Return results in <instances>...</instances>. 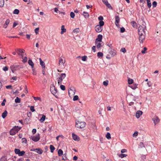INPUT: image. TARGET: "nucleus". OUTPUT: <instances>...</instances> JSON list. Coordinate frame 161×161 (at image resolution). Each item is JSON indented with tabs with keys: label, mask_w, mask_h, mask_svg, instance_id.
<instances>
[{
	"label": "nucleus",
	"mask_w": 161,
	"mask_h": 161,
	"mask_svg": "<svg viewBox=\"0 0 161 161\" xmlns=\"http://www.w3.org/2000/svg\"><path fill=\"white\" fill-rule=\"evenodd\" d=\"M86 124L85 122L77 121L76 122V126L78 128L82 129L85 127Z\"/></svg>",
	"instance_id": "obj_1"
},
{
	"label": "nucleus",
	"mask_w": 161,
	"mask_h": 161,
	"mask_svg": "<svg viewBox=\"0 0 161 161\" xmlns=\"http://www.w3.org/2000/svg\"><path fill=\"white\" fill-rule=\"evenodd\" d=\"M16 128V126L11 130L10 131V134L11 135H14L17 133L18 131L21 129V127L18 128V126H17Z\"/></svg>",
	"instance_id": "obj_2"
},
{
	"label": "nucleus",
	"mask_w": 161,
	"mask_h": 161,
	"mask_svg": "<svg viewBox=\"0 0 161 161\" xmlns=\"http://www.w3.org/2000/svg\"><path fill=\"white\" fill-rule=\"evenodd\" d=\"M66 75L65 73H62L60 75L58 80V85L62 84V82L63 80L65 77Z\"/></svg>",
	"instance_id": "obj_3"
},
{
	"label": "nucleus",
	"mask_w": 161,
	"mask_h": 161,
	"mask_svg": "<svg viewBox=\"0 0 161 161\" xmlns=\"http://www.w3.org/2000/svg\"><path fill=\"white\" fill-rule=\"evenodd\" d=\"M50 91L54 95L55 97L57 98V95H55L56 93H57V89L55 88V87L54 85H52L50 86Z\"/></svg>",
	"instance_id": "obj_4"
},
{
	"label": "nucleus",
	"mask_w": 161,
	"mask_h": 161,
	"mask_svg": "<svg viewBox=\"0 0 161 161\" xmlns=\"http://www.w3.org/2000/svg\"><path fill=\"white\" fill-rule=\"evenodd\" d=\"M75 89L74 88H70L69 89L68 93L70 97H72L75 94Z\"/></svg>",
	"instance_id": "obj_5"
},
{
	"label": "nucleus",
	"mask_w": 161,
	"mask_h": 161,
	"mask_svg": "<svg viewBox=\"0 0 161 161\" xmlns=\"http://www.w3.org/2000/svg\"><path fill=\"white\" fill-rule=\"evenodd\" d=\"M31 151H35L39 154H41L43 152V151L41 148H32L30 150Z\"/></svg>",
	"instance_id": "obj_6"
},
{
	"label": "nucleus",
	"mask_w": 161,
	"mask_h": 161,
	"mask_svg": "<svg viewBox=\"0 0 161 161\" xmlns=\"http://www.w3.org/2000/svg\"><path fill=\"white\" fill-rule=\"evenodd\" d=\"M146 29V26L145 25L141 26L140 25L138 28V32L145 33V29Z\"/></svg>",
	"instance_id": "obj_7"
},
{
	"label": "nucleus",
	"mask_w": 161,
	"mask_h": 161,
	"mask_svg": "<svg viewBox=\"0 0 161 161\" xmlns=\"http://www.w3.org/2000/svg\"><path fill=\"white\" fill-rule=\"evenodd\" d=\"M40 139L39 134H38L35 136H34L32 137V140L35 142L38 141Z\"/></svg>",
	"instance_id": "obj_8"
},
{
	"label": "nucleus",
	"mask_w": 161,
	"mask_h": 161,
	"mask_svg": "<svg viewBox=\"0 0 161 161\" xmlns=\"http://www.w3.org/2000/svg\"><path fill=\"white\" fill-rule=\"evenodd\" d=\"M95 30L97 32H100L102 30L103 28L102 27L99 25H96L95 27Z\"/></svg>",
	"instance_id": "obj_9"
},
{
	"label": "nucleus",
	"mask_w": 161,
	"mask_h": 161,
	"mask_svg": "<svg viewBox=\"0 0 161 161\" xmlns=\"http://www.w3.org/2000/svg\"><path fill=\"white\" fill-rule=\"evenodd\" d=\"M109 54H108V56L106 57V58L108 59H110L111 58V57H109L108 56L111 55V57H112L116 54L115 53L114 51H112L111 50L109 52Z\"/></svg>",
	"instance_id": "obj_10"
},
{
	"label": "nucleus",
	"mask_w": 161,
	"mask_h": 161,
	"mask_svg": "<svg viewBox=\"0 0 161 161\" xmlns=\"http://www.w3.org/2000/svg\"><path fill=\"white\" fill-rule=\"evenodd\" d=\"M153 121L154 122L155 125L158 123L159 122L160 120L158 117L156 116H154L152 119Z\"/></svg>",
	"instance_id": "obj_11"
},
{
	"label": "nucleus",
	"mask_w": 161,
	"mask_h": 161,
	"mask_svg": "<svg viewBox=\"0 0 161 161\" xmlns=\"http://www.w3.org/2000/svg\"><path fill=\"white\" fill-rule=\"evenodd\" d=\"M103 38V36L102 35L99 34L97 36V38L96 39L95 43V44H97L98 42H101Z\"/></svg>",
	"instance_id": "obj_12"
},
{
	"label": "nucleus",
	"mask_w": 161,
	"mask_h": 161,
	"mask_svg": "<svg viewBox=\"0 0 161 161\" xmlns=\"http://www.w3.org/2000/svg\"><path fill=\"white\" fill-rule=\"evenodd\" d=\"M103 2V3L108 7V8H110L111 9H112V8L110 5V4L108 3L107 0H102Z\"/></svg>",
	"instance_id": "obj_13"
},
{
	"label": "nucleus",
	"mask_w": 161,
	"mask_h": 161,
	"mask_svg": "<svg viewBox=\"0 0 161 161\" xmlns=\"http://www.w3.org/2000/svg\"><path fill=\"white\" fill-rule=\"evenodd\" d=\"M142 112L141 111H137L136 113V116L137 118H139L142 114Z\"/></svg>",
	"instance_id": "obj_14"
},
{
	"label": "nucleus",
	"mask_w": 161,
	"mask_h": 161,
	"mask_svg": "<svg viewBox=\"0 0 161 161\" xmlns=\"http://www.w3.org/2000/svg\"><path fill=\"white\" fill-rule=\"evenodd\" d=\"M73 139L75 141H79L80 140V138L77 135L75 134L74 133H72V134Z\"/></svg>",
	"instance_id": "obj_15"
},
{
	"label": "nucleus",
	"mask_w": 161,
	"mask_h": 161,
	"mask_svg": "<svg viewBox=\"0 0 161 161\" xmlns=\"http://www.w3.org/2000/svg\"><path fill=\"white\" fill-rule=\"evenodd\" d=\"M145 36H139V39L141 43H143L145 39Z\"/></svg>",
	"instance_id": "obj_16"
},
{
	"label": "nucleus",
	"mask_w": 161,
	"mask_h": 161,
	"mask_svg": "<svg viewBox=\"0 0 161 161\" xmlns=\"http://www.w3.org/2000/svg\"><path fill=\"white\" fill-rule=\"evenodd\" d=\"M65 60H64L63 58H61L59 59V64L60 65L61 64H62L64 66V64L65 63Z\"/></svg>",
	"instance_id": "obj_17"
},
{
	"label": "nucleus",
	"mask_w": 161,
	"mask_h": 161,
	"mask_svg": "<svg viewBox=\"0 0 161 161\" xmlns=\"http://www.w3.org/2000/svg\"><path fill=\"white\" fill-rule=\"evenodd\" d=\"M61 34H64V33H65L66 32V29H65L64 28V25H62L61 26Z\"/></svg>",
	"instance_id": "obj_18"
},
{
	"label": "nucleus",
	"mask_w": 161,
	"mask_h": 161,
	"mask_svg": "<svg viewBox=\"0 0 161 161\" xmlns=\"http://www.w3.org/2000/svg\"><path fill=\"white\" fill-rule=\"evenodd\" d=\"M9 21H10V20H9V19H8L6 20L5 23L3 25V27L4 28H7V27L8 26V25L9 23Z\"/></svg>",
	"instance_id": "obj_19"
},
{
	"label": "nucleus",
	"mask_w": 161,
	"mask_h": 161,
	"mask_svg": "<svg viewBox=\"0 0 161 161\" xmlns=\"http://www.w3.org/2000/svg\"><path fill=\"white\" fill-rule=\"evenodd\" d=\"M119 21V18L118 16H115V23L116 25H117V24H118Z\"/></svg>",
	"instance_id": "obj_20"
},
{
	"label": "nucleus",
	"mask_w": 161,
	"mask_h": 161,
	"mask_svg": "<svg viewBox=\"0 0 161 161\" xmlns=\"http://www.w3.org/2000/svg\"><path fill=\"white\" fill-rule=\"evenodd\" d=\"M8 112L6 110H5L2 114V117L3 118H5L7 116Z\"/></svg>",
	"instance_id": "obj_21"
},
{
	"label": "nucleus",
	"mask_w": 161,
	"mask_h": 161,
	"mask_svg": "<svg viewBox=\"0 0 161 161\" xmlns=\"http://www.w3.org/2000/svg\"><path fill=\"white\" fill-rule=\"evenodd\" d=\"M28 63L31 66L32 68H34V63L30 59L28 60Z\"/></svg>",
	"instance_id": "obj_22"
},
{
	"label": "nucleus",
	"mask_w": 161,
	"mask_h": 161,
	"mask_svg": "<svg viewBox=\"0 0 161 161\" xmlns=\"http://www.w3.org/2000/svg\"><path fill=\"white\" fill-rule=\"evenodd\" d=\"M17 53H24V52L25 51V50L23 49H21L20 48H18L17 49Z\"/></svg>",
	"instance_id": "obj_23"
},
{
	"label": "nucleus",
	"mask_w": 161,
	"mask_h": 161,
	"mask_svg": "<svg viewBox=\"0 0 161 161\" xmlns=\"http://www.w3.org/2000/svg\"><path fill=\"white\" fill-rule=\"evenodd\" d=\"M52 161H59V158L58 156H54Z\"/></svg>",
	"instance_id": "obj_24"
},
{
	"label": "nucleus",
	"mask_w": 161,
	"mask_h": 161,
	"mask_svg": "<svg viewBox=\"0 0 161 161\" xmlns=\"http://www.w3.org/2000/svg\"><path fill=\"white\" fill-rule=\"evenodd\" d=\"M137 84H133V85L130 86V87L132 89L135 90L137 88Z\"/></svg>",
	"instance_id": "obj_25"
},
{
	"label": "nucleus",
	"mask_w": 161,
	"mask_h": 161,
	"mask_svg": "<svg viewBox=\"0 0 161 161\" xmlns=\"http://www.w3.org/2000/svg\"><path fill=\"white\" fill-rule=\"evenodd\" d=\"M58 154L59 156H61L63 155V151L62 150L59 149L58 151Z\"/></svg>",
	"instance_id": "obj_26"
},
{
	"label": "nucleus",
	"mask_w": 161,
	"mask_h": 161,
	"mask_svg": "<svg viewBox=\"0 0 161 161\" xmlns=\"http://www.w3.org/2000/svg\"><path fill=\"white\" fill-rule=\"evenodd\" d=\"M106 138L108 139H110L111 138L110 134L109 132H107L106 135Z\"/></svg>",
	"instance_id": "obj_27"
},
{
	"label": "nucleus",
	"mask_w": 161,
	"mask_h": 161,
	"mask_svg": "<svg viewBox=\"0 0 161 161\" xmlns=\"http://www.w3.org/2000/svg\"><path fill=\"white\" fill-rule=\"evenodd\" d=\"M130 24L133 27H135L136 26V23L134 21H132L131 22Z\"/></svg>",
	"instance_id": "obj_28"
},
{
	"label": "nucleus",
	"mask_w": 161,
	"mask_h": 161,
	"mask_svg": "<svg viewBox=\"0 0 161 161\" xmlns=\"http://www.w3.org/2000/svg\"><path fill=\"white\" fill-rule=\"evenodd\" d=\"M96 45V46L97 47V49L101 47L102 46V43L100 42H98L97 43V44H95Z\"/></svg>",
	"instance_id": "obj_29"
},
{
	"label": "nucleus",
	"mask_w": 161,
	"mask_h": 161,
	"mask_svg": "<svg viewBox=\"0 0 161 161\" xmlns=\"http://www.w3.org/2000/svg\"><path fill=\"white\" fill-rule=\"evenodd\" d=\"M127 156V155L125 154H123V153H121L119 155V157H120L121 158H123L125 157H126Z\"/></svg>",
	"instance_id": "obj_30"
},
{
	"label": "nucleus",
	"mask_w": 161,
	"mask_h": 161,
	"mask_svg": "<svg viewBox=\"0 0 161 161\" xmlns=\"http://www.w3.org/2000/svg\"><path fill=\"white\" fill-rule=\"evenodd\" d=\"M4 0H0V7H3L4 5Z\"/></svg>",
	"instance_id": "obj_31"
},
{
	"label": "nucleus",
	"mask_w": 161,
	"mask_h": 161,
	"mask_svg": "<svg viewBox=\"0 0 161 161\" xmlns=\"http://www.w3.org/2000/svg\"><path fill=\"white\" fill-rule=\"evenodd\" d=\"M83 15L85 18H88L89 15L87 12H84L83 13Z\"/></svg>",
	"instance_id": "obj_32"
},
{
	"label": "nucleus",
	"mask_w": 161,
	"mask_h": 161,
	"mask_svg": "<svg viewBox=\"0 0 161 161\" xmlns=\"http://www.w3.org/2000/svg\"><path fill=\"white\" fill-rule=\"evenodd\" d=\"M147 3V5L148 7L150 8L151 6V4L150 2V0H146Z\"/></svg>",
	"instance_id": "obj_33"
},
{
	"label": "nucleus",
	"mask_w": 161,
	"mask_h": 161,
	"mask_svg": "<svg viewBox=\"0 0 161 161\" xmlns=\"http://www.w3.org/2000/svg\"><path fill=\"white\" fill-rule=\"evenodd\" d=\"M15 102L16 103H20V99L17 97L15 99Z\"/></svg>",
	"instance_id": "obj_34"
},
{
	"label": "nucleus",
	"mask_w": 161,
	"mask_h": 161,
	"mask_svg": "<svg viewBox=\"0 0 161 161\" xmlns=\"http://www.w3.org/2000/svg\"><path fill=\"white\" fill-rule=\"evenodd\" d=\"M50 149L51 152L52 153H53L54 151V150H55V147H53V145H51L50 146Z\"/></svg>",
	"instance_id": "obj_35"
},
{
	"label": "nucleus",
	"mask_w": 161,
	"mask_h": 161,
	"mask_svg": "<svg viewBox=\"0 0 161 161\" xmlns=\"http://www.w3.org/2000/svg\"><path fill=\"white\" fill-rule=\"evenodd\" d=\"M108 80H106L104 81L103 82V84L104 86H106L108 85Z\"/></svg>",
	"instance_id": "obj_36"
},
{
	"label": "nucleus",
	"mask_w": 161,
	"mask_h": 161,
	"mask_svg": "<svg viewBox=\"0 0 161 161\" xmlns=\"http://www.w3.org/2000/svg\"><path fill=\"white\" fill-rule=\"evenodd\" d=\"M45 118H46V116L45 115H43L42 117L40 119V121H41L42 122H43L45 120Z\"/></svg>",
	"instance_id": "obj_37"
},
{
	"label": "nucleus",
	"mask_w": 161,
	"mask_h": 161,
	"mask_svg": "<svg viewBox=\"0 0 161 161\" xmlns=\"http://www.w3.org/2000/svg\"><path fill=\"white\" fill-rule=\"evenodd\" d=\"M80 31V29L79 28H76L74 30H73V32L74 33H75L76 34H77L78 32H79Z\"/></svg>",
	"instance_id": "obj_38"
},
{
	"label": "nucleus",
	"mask_w": 161,
	"mask_h": 161,
	"mask_svg": "<svg viewBox=\"0 0 161 161\" xmlns=\"http://www.w3.org/2000/svg\"><path fill=\"white\" fill-rule=\"evenodd\" d=\"M14 152L16 154L19 155L20 152V150L19 149L16 148L14 149Z\"/></svg>",
	"instance_id": "obj_39"
},
{
	"label": "nucleus",
	"mask_w": 161,
	"mask_h": 161,
	"mask_svg": "<svg viewBox=\"0 0 161 161\" xmlns=\"http://www.w3.org/2000/svg\"><path fill=\"white\" fill-rule=\"evenodd\" d=\"M103 53L102 52H99L97 53V56L98 57H102L103 56Z\"/></svg>",
	"instance_id": "obj_40"
},
{
	"label": "nucleus",
	"mask_w": 161,
	"mask_h": 161,
	"mask_svg": "<svg viewBox=\"0 0 161 161\" xmlns=\"http://www.w3.org/2000/svg\"><path fill=\"white\" fill-rule=\"evenodd\" d=\"M40 64L42 67V68H45V63L43 61L40 62Z\"/></svg>",
	"instance_id": "obj_41"
},
{
	"label": "nucleus",
	"mask_w": 161,
	"mask_h": 161,
	"mask_svg": "<svg viewBox=\"0 0 161 161\" xmlns=\"http://www.w3.org/2000/svg\"><path fill=\"white\" fill-rule=\"evenodd\" d=\"M104 25V22L103 21H101L99 22V25L102 27Z\"/></svg>",
	"instance_id": "obj_42"
},
{
	"label": "nucleus",
	"mask_w": 161,
	"mask_h": 161,
	"mask_svg": "<svg viewBox=\"0 0 161 161\" xmlns=\"http://www.w3.org/2000/svg\"><path fill=\"white\" fill-rule=\"evenodd\" d=\"M70 16L72 18L74 19L75 16V14L74 13L72 12L70 13Z\"/></svg>",
	"instance_id": "obj_43"
},
{
	"label": "nucleus",
	"mask_w": 161,
	"mask_h": 161,
	"mask_svg": "<svg viewBox=\"0 0 161 161\" xmlns=\"http://www.w3.org/2000/svg\"><path fill=\"white\" fill-rule=\"evenodd\" d=\"M19 13V10L17 9H15L13 12L14 14H18Z\"/></svg>",
	"instance_id": "obj_44"
},
{
	"label": "nucleus",
	"mask_w": 161,
	"mask_h": 161,
	"mask_svg": "<svg viewBox=\"0 0 161 161\" xmlns=\"http://www.w3.org/2000/svg\"><path fill=\"white\" fill-rule=\"evenodd\" d=\"M82 60L83 61H85L87 60V57L86 56H84L81 57Z\"/></svg>",
	"instance_id": "obj_45"
},
{
	"label": "nucleus",
	"mask_w": 161,
	"mask_h": 161,
	"mask_svg": "<svg viewBox=\"0 0 161 161\" xmlns=\"http://www.w3.org/2000/svg\"><path fill=\"white\" fill-rule=\"evenodd\" d=\"M22 143H27V140L25 138H23L22 139Z\"/></svg>",
	"instance_id": "obj_46"
},
{
	"label": "nucleus",
	"mask_w": 161,
	"mask_h": 161,
	"mask_svg": "<svg viewBox=\"0 0 161 161\" xmlns=\"http://www.w3.org/2000/svg\"><path fill=\"white\" fill-rule=\"evenodd\" d=\"M133 80L132 79H129L128 80V83L129 84H131L133 83Z\"/></svg>",
	"instance_id": "obj_47"
},
{
	"label": "nucleus",
	"mask_w": 161,
	"mask_h": 161,
	"mask_svg": "<svg viewBox=\"0 0 161 161\" xmlns=\"http://www.w3.org/2000/svg\"><path fill=\"white\" fill-rule=\"evenodd\" d=\"M25 153V152L24 151H20V152L19 154V156H23Z\"/></svg>",
	"instance_id": "obj_48"
},
{
	"label": "nucleus",
	"mask_w": 161,
	"mask_h": 161,
	"mask_svg": "<svg viewBox=\"0 0 161 161\" xmlns=\"http://www.w3.org/2000/svg\"><path fill=\"white\" fill-rule=\"evenodd\" d=\"M147 50V48L146 47H144L143 48V50H142L141 51V53H142L144 54L146 53V51Z\"/></svg>",
	"instance_id": "obj_49"
},
{
	"label": "nucleus",
	"mask_w": 161,
	"mask_h": 161,
	"mask_svg": "<svg viewBox=\"0 0 161 161\" xmlns=\"http://www.w3.org/2000/svg\"><path fill=\"white\" fill-rule=\"evenodd\" d=\"M79 97L77 95L73 97V100L74 101H76L78 99Z\"/></svg>",
	"instance_id": "obj_50"
},
{
	"label": "nucleus",
	"mask_w": 161,
	"mask_h": 161,
	"mask_svg": "<svg viewBox=\"0 0 161 161\" xmlns=\"http://www.w3.org/2000/svg\"><path fill=\"white\" fill-rule=\"evenodd\" d=\"M139 147L140 148H142L143 147H145V146L144 145V144L143 142H141L139 144Z\"/></svg>",
	"instance_id": "obj_51"
},
{
	"label": "nucleus",
	"mask_w": 161,
	"mask_h": 161,
	"mask_svg": "<svg viewBox=\"0 0 161 161\" xmlns=\"http://www.w3.org/2000/svg\"><path fill=\"white\" fill-rule=\"evenodd\" d=\"M66 154H64L63 156H62V159L63 160H65L66 159Z\"/></svg>",
	"instance_id": "obj_52"
},
{
	"label": "nucleus",
	"mask_w": 161,
	"mask_h": 161,
	"mask_svg": "<svg viewBox=\"0 0 161 161\" xmlns=\"http://www.w3.org/2000/svg\"><path fill=\"white\" fill-rule=\"evenodd\" d=\"M60 87L61 89L63 91H64L65 89V86L64 85H61Z\"/></svg>",
	"instance_id": "obj_53"
},
{
	"label": "nucleus",
	"mask_w": 161,
	"mask_h": 161,
	"mask_svg": "<svg viewBox=\"0 0 161 161\" xmlns=\"http://www.w3.org/2000/svg\"><path fill=\"white\" fill-rule=\"evenodd\" d=\"M30 108L31 111L32 112H34L35 111V109H34V106H31L30 107Z\"/></svg>",
	"instance_id": "obj_54"
},
{
	"label": "nucleus",
	"mask_w": 161,
	"mask_h": 161,
	"mask_svg": "<svg viewBox=\"0 0 161 161\" xmlns=\"http://www.w3.org/2000/svg\"><path fill=\"white\" fill-rule=\"evenodd\" d=\"M157 4V3L156 1H154L152 3V5L153 7H155Z\"/></svg>",
	"instance_id": "obj_55"
},
{
	"label": "nucleus",
	"mask_w": 161,
	"mask_h": 161,
	"mask_svg": "<svg viewBox=\"0 0 161 161\" xmlns=\"http://www.w3.org/2000/svg\"><path fill=\"white\" fill-rule=\"evenodd\" d=\"M27 57H24V59H23L22 61L24 63H25L27 61Z\"/></svg>",
	"instance_id": "obj_56"
},
{
	"label": "nucleus",
	"mask_w": 161,
	"mask_h": 161,
	"mask_svg": "<svg viewBox=\"0 0 161 161\" xmlns=\"http://www.w3.org/2000/svg\"><path fill=\"white\" fill-rule=\"evenodd\" d=\"M138 132L137 131H136L135 132L134 134H133V137H136V136H137L138 135Z\"/></svg>",
	"instance_id": "obj_57"
},
{
	"label": "nucleus",
	"mask_w": 161,
	"mask_h": 161,
	"mask_svg": "<svg viewBox=\"0 0 161 161\" xmlns=\"http://www.w3.org/2000/svg\"><path fill=\"white\" fill-rule=\"evenodd\" d=\"M138 34L139 35V36H145V33H142V32H138Z\"/></svg>",
	"instance_id": "obj_58"
},
{
	"label": "nucleus",
	"mask_w": 161,
	"mask_h": 161,
	"mask_svg": "<svg viewBox=\"0 0 161 161\" xmlns=\"http://www.w3.org/2000/svg\"><path fill=\"white\" fill-rule=\"evenodd\" d=\"M39 30V28H37L35 29V32L36 34H37L38 33Z\"/></svg>",
	"instance_id": "obj_59"
},
{
	"label": "nucleus",
	"mask_w": 161,
	"mask_h": 161,
	"mask_svg": "<svg viewBox=\"0 0 161 161\" xmlns=\"http://www.w3.org/2000/svg\"><path fill=\"white\" fill-rule=\"evenodd\" d=\"M121 51L124 53H125L126 52V50L125 48H122L120 50Z\"/></svg>",
	"instance_id": "obj_60"
},
{
	"label": "nucleus",
	"mask_w": 161,
	"mask_h": 161,
	"mask_svg": "<svg viewBox=\"0 0 161 161\" xmlns=\"http://www.w3.org/2000/svg\"><path fill=\"white\" fill-rule=\"evenodd\" d=\"M6 158L5 157H3L1 158L0 160V161H5L6 160Z\"/></svg>",
	"instance_id": "obj_61"
},
{
	"label": "nucleus",
	"mask_w": 161,
	"mask_h": 161,
	"mask_svg": "<svg viewBox=\"0 0 161 161\" xmlns=\"http://www.w3.org/2000/svg\"><path fill=\"white\" fill-rule=\"evenodd\" d=\"M98 20H100V21H103V17L102 16H99L98 18Z\"/></svg>",
	"instance_id": "obj_62"
},
{
	"label": "nucleus",
	"mask_w": 161,
	"mask_h": 161,
	"mask_svg": "<svg viewBox=\"0 0 161 161\" xmlns=\"http://www.w3.org/2000/svg\"><path fill=\"white\" fill-rule=\"evenodd\" d=\"M33 98H34V99L35 100H39L40 101L41 100V98L40 97H34Z\"/></svg>",
	"instance_id": "obj_63"
},
{
	"label": "nucleus",
	"mask_w": 161,
	"mask_h": 161,
	"mask_svg": "<svg viewBox=\"0 0 161 161\" xmlns=\"http://www.w3.org/2000/svg\"><path fill=\"white\" fill-rule=\"evenodd\" d=\"M33 74L34 75H36L37 74L36 72L35 69H32Z\"/></svg>",
	"instance_id": "obj_64"
}]
</instances>
